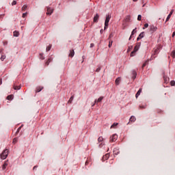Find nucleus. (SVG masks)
<instances>
[{
  "instance_id": "obj_1",
  "label": "nucleus",
  "mask_w": 175,
  "mask_h": 175,
  "mask_svg": "<svg viewBox=\"0 0 175 175\" xmlns=\"http://www.w3.org/2000/svg\"><path fill=\"white\" fill-rule=\"evenodd\" d=\"M9 154V150L5 149L3 151V152L0 154L1 159H6L8 158V155Z\"/></svg>"
},
{
  "instance_id": "obj_2",
  "label": "nucleus",
  "mask_w": 175,
  "mask_h": 175,
  "mask_svg": "<svg viewBox=\"0 0 175 175\" xmlns=\"http://www.w3.org/2000/svg\"><path fill=\"white\" fill-rule=\"evenodd\" d=\"M110 18H111V15H107L106 19L105 21V27L104 29H107V27H109V23L110 22Z\"/></svg>"
},
{
  "instance_id": "obj_3",
  "label": "nucleus",
  "mask_w": 175,
  "mask_h": 175,
  "mask_svg": "<svg viewBox=\"0 0 175 175\" xmlns=\"http://www.w3.org/2000/svg\"><path fill=\"white\" fill-rule=\"evenodd\" d=\"M54 12V9L50 8V7H46V14L48 16H51Z\"/></svg>"
},
{
  "instance_id": "obj_4",
  "label": "nucleus",
  "mask_w": 175,
  "mask_h": 175,
  "mask_svg": "<svg viewBox=\"0 0 175 175\" xmlns=\"http://www.w3.org/2000/svg\"><path fill=\"white\" fill-rule=\"evenodd\" d=\"M117 139H118V137L117 136V135L113 134V135L110 137L109 142H111V143H114V142H116V141L117 140Z\"/></svg>"
},
{
  "instance_id": "obj_5",
  "label": "nucleus",
  "mask_w": 175,
  "mask_h": 175,
  "mask_svg": "<svg viewBox=\"0 0 175 175\" xmlns=\"http://www.w3.org/2000/svg\"><path fill=\"white\" fill-rule=\"evenodd\" d=\"M157 29H158V28L154 25H150V31L151 32V33H154V32H155L157 31Z\"/></svg>"
},
{
  "instance_id": "obj_6",
  "label": "nucleus",
  "mask_w": 175,
  "mask_h": 175,
  "mask_svg": "<svg viewBox=\"0 0 175 175\" xmlns=\"http://www.w3.org/2000/svg\"><path fill=\"white\" fill-rule=\"evenodd\" d=\"M110 158V153H107L103 157V161L105 162V161H107Z\"/></svg>"
},
{
  "instance_id": "obj_7",
  "label": "nucleus",
  "mask_w": 175,
  "mask_h": 175,
  "mask_svg": "<svg viewBox=\"0 0 175 175\" xmlns=\"http://www.w3.org/2000/svg\"><path fill=\"white\" fill-rule=\"evenodd\" d=\"M136 121V117L132 116L129 119V122L127 123V125H129L131 122H135Z\"/></svg>"
},
{
  "instance_id": "obj_8",
  "label": "nucleus",
  "mask_w": 175,
  "mask_h": 175,
  "mask_svg": "<svg viewBox=\"0 0 175 175\" xmlns=\"http://www.w3.org/2000/svg\"><path fill=\"white\" fill-rule=\"evenodd\" d=\"M174 12V10H172L169 15L167 16L166 22L169 21L170 20V18L172 17V14H173V12Z\"/></svg>"
},
{
  "instance_id": "obj_9",
  "label": "nucleus",
  "mask_w": 175,
  "mask_h": 175,
  "mask_svg": "<svg viewBox=\"0 0 175 175\" xmlns=\"http://www.w3.org/2000/svg\"><path fill=\"white\" fill-rule=\"evenodd\" d=\"M144 38V31H142L137 37V40L139 41L140 39H143Z\"/></svg>"
},
{
  "instance_id": "obj_10",
  "label": "nucleus",
  "mask_w": 175,
  "mask_h": 175,
  "mask_svg": "<svg viewBox=\"0 0 175 175\" xmlns=\"http://www.w3.org/2000/svg\"><path fill=\"white\" fill-rule=\"evenodd\" d=\"M113 152L115 155H118L120 154V149L115 148H113Z\"/></svg>"
},
{
  "instance_id": "obj_11",
  "label": "nucleus",
  "mask_w": 175,
  "mask_h": 175,
  "mask_svg": "<svg viewBox=\"0 0 175 175\" xmlns=\"http://www.w3.org/2000/svg\"><path fill=\"white\" fill-rule=\"evenodd\" d=\"M98 20H99V14H96V16L94 17V23H98Z\"/></svg>"
},
{
  "instance_id": "obj_12",
  "label": "nucleus",
  "mask_w": 175,
  "mask_h": 175,
  "mask_svg": "<svg viewBox=\"0 0 175 175\" xmlns=\"http://www.w3.org/2000/svg\"><path fill=\"white\" fill-rule=\"evenodd\" d=\"M51 61H53V57H50L48 60L46 62L45 65H46V66H49V65H50V62H51Z\"/></svg>"
},
{
  "instance_id": "obj_13",
  "label": "nucleus",
  "mask_w": 175,
  "mask_h": 175,
  "mask_svg": "<svg viewBox=\"0 0 175 175\" xmlns=\"http://www.w3.org/2000/svg\"><path fill=\"white\" fill-rule=\"evenodd\" d=\"M142 88H140L138 91H137V92L136 93V94H135V98H139V96H140V94H142Z\"/></svg>"
},
{
  "instance_id": "obj_14",
  "label": "nucleus",
  "mask_w": 175,
  "mask_h": 175,
  "mask_svg": "<svg viewBox=\"0 0 175 175\" xmlns=\"http://www.w3.org/2000/svg\"><path fill=\"white\" fill-rule=\"evenodd\" d=\"M132 75H133V79L135 80L136 79V76H137V72H136V70H133L132 71Z\"/></svg>"
},
{
  "instance_id": "obj_15",
  "label": "nucleus",
  "mask_w": 175,
  "mask_h": 175,
  "mask_svg": "<svg viewBox=\"0 0 175 175\" xmlns=\"http://www.w3.org/2000/svg\"><path fill=\"white\" fill-rule=\"evenodd\" d=\"M43 90V86H38L36 89V92H40Z\"/></svg>"
},
{
  "instance_id": "obj_16",
  "label": "nucleus",
  "mask_w": 175,
  "mask_h": 175,
  "mask_svg": "<svg viewBox=\"0 0 175 175\" xmlns=\"http://www.w3.org/2000/svg\"><path fill=\"white\" fill-rule=\"evenodd\" d=\"M13 36H15L16 38H18V36H20V33L17 31H14L13 32Z\"/></svg>"
},
{
  "instance_id": "obj_17",
  "label": "nucleus",
  "mask_w": 175,
  "mask_h": 175,
  "mask_svg": "<svg viewBox=\"0 0 175 175\" xmlns=\"http://www.w3.org/2000/svg\"><path fill=\"white\" fill-rule=\"evenodd\" d=\"M120 81H121V78L120 77H118L116 81H115V83L116 84V85H120Z\"/></svg>"
},
{
  "instance_id": "obj_18",
  "label": "nucleus",
  "mask_w": 175,
  "mask_h": 175,
  "mask_svg": "<svg viewBox=\"0 0 175 175\" xmlns=\"http://www.w3.org/2000/svg\"><path fill=\"white\" fill-rule=\"evenodd\" d=\"M69 57H75V51L74 50H70V51Z\"/></svg>"
},
{
  "instance_id": "obj_19",
  "label": "nucleus",
  "mask_w": 175,
  "mask_h": 175,
  "mask_svg": "<svg viewBox=\"0 0 175 175\" xmlns=\"http://www.w3.org/2000/svg\"><path fill=\"white\" fill-rule=\"evenodd\" d=\"M135 33H136V28L132 31L131 35L129 38V40H131V39H132V36H133V35L135 34Z\"/></svg>"
},
{
  "instance_id": "obj_20",
  "label": "nucleus",
  "mask_w": 175,
  "mask_h": 175,
  "mask_svg": "<svg viewBox=\"0 0 175 175\" xmlns=\"http://www.w3.org/2000/svg\"><path fill=\"white\" fill-rule=\"evenodd\" d=\"M103 100V96H100L97 100H95L94 104L96 103L102 102Z\"/></svg>"
},
{
  "instance_id": "obj_21",
  "label": "nucleus",
  "mask_w": 175,
  "mask_h": 175,
  "mask_svg": "<svg viewBox=\"0 0 175 175\" xmlns=\"http://www.w3.org/2000/svg\"><path fill=\"white\" fill-rule=\"evenodd\" d=\"M8 161H5L3 165V170H5V169H6V167H8Z\"/></svg>"
},
{
  "instance_id": "obj_22",
  "label": "nucleus",
  "mask_w": 175,
  "mask_h": 175,
  "mask_svg": "<svg viewBox=\"0 0 175 175\" xmlns=\"http://www.w3.org/2000/svg\"><path fill=\"white\" fill-rule=\"evenodd\" d=\"M13 88H14V90H21V86H17L15 84H14Z\"/></svg>"
},
{
  "instance_id": "obj_23",
  "label": "nucleus",
  "mask_w": 175,
  "mask_h": 175,
  "mask_svg": "<svg viewBox=\"0 0 175 175\" xmlns=\"http://www.w3.org/2000/svg\"><path fill=\"white\" fill-rule=\"evenodd\" d=\"M21 128H23V125L18 128L15 134L16 135H17L20 133V131H21Z\"/></svg>"
},
{
  "instance_id": "obj_24",
  "label": "nucleus",
  "mask_w": 175,
  "mask_h": 175,
  "mask_svg": "<svg viewBox=\"0 0 175 175\" xmlns=\"http://www.w3.org/2000/svg\"><path fill=\"white\" fill-rule=\"evenodd\" d=\"M75 98L74 96H72L70 99L68 100V103H72V102H73V99Z\"/></svg>"
},
{
  "instance_id": "obj_25",
  "label": "nucleus",
  "mask_w": 175,
  "mask_h": 175,
  "mask_svg": "<svg viewBox=\"0 0 175 175\" xmlns=\"http://www.w3.org/2000/svg\"><path fill=\"white\" fill-rule=\"evenodd\" d=\"M163 79H164L165 83H167L169 81V78L166 76L163 77Z\"/></svg>"
},
{
  "instance_id": "obj_26",
  "label": "nucleus",
  "mask_w": 175,
  "mask_h": 175,
  "mask_svg": "<svg viewBox=\"0 0 175 175\" xmlns=\"http://www.w3.org/2000/svg\"><path fill=\"white\" fill-rule=\"evenodd\" d=\"M27 5H24L23 7H22V11L23 12H25V10H27Z\"/></svg>"
},
{
  "instance_id": "obj_27",
  "label": "nucleus",
  "mask_w": 175,
  "mask_h": 175,
  "mask_svg": "<svg viewBox=\"0 0 175 175\" xmlns=\"http://www.w3.org/2000/svg\"><path fill=\"white\" fill-rule=\"evenodd\" d=\"M138 50H139V45H136V46L134 47L133 51H135V52H137Z\"/></svg>"
},
{
  "instance_id": "obj_28",
  "label": "nucleus",
  "mask_w": 175,
  "mask_h": 175,
  "mask_svg": "<svg viewBox=\"0 0 175 175\" xmlns=\"http://www.w3.org/2000/svg\"><path fill=\"white\" fill-rule=\"evenodd\" d=\"M136 51H132L131 53V57H135V55L136 54Z\"/></svg>"
},
{
  "instance_id": "obj_29",
  "label": "nucleus",
  "mask_w": 175,
  "mask_h": 175,
  "mask_svg": "<svg viewBox=\"0 0 175 175\" xmlns=\"http://www.w3.org/2000/svg\"><path fill=\"white\" fill-rule=\"evenodd\" d=\"M7 99L8 100H12V99H13V96L12 95H9L8 97H7Z\"/></svg>"
},
{
  "instance_id": "obj_30",
  "label": "nucleus",
  "mask_w": 175,
  "mask_h": 175,
  "mask_svg": "<svg viewBox=\"0 0 175 175\" xmlns=\"http://www.w3.org/2000/svg\"><path fill=\"white\" fill-rule=\"evenodd\" d=\"M171 57H172V58H175V51H173L171 53Z\"/></svg>"
},
{
  "instance_id": "obj_31",
  "label": "nucleus",
  "mask_w": 175,
  "mask_h": 175,
  "mask_svg": "<svg viewBox=\"0 0 175 175\" xmlns=\"http://www.w3.org/2000/svg\"><path fill=\"white\" fill-rule=\"evenodd\" d=\"M148 64V61L145 62L142 65V69L145 68V66Z\"/></svg>"
},
{
  "instance_id": "obj_32",
  "label": "nucleus",
  "mask_w": 175,
  "mask_h": 175,
  "mask_svg": "<svg viewBox=\"0 0 175 175\" xmlns=\"http://www.w3.org/2000/svg\"><path fill=\"white\" fill-rule=\"evenodd\" d=\"M51 50V44H49V46L46 47V51H50Z\"/></svg>"
},
{
  "instance_id": "obj_33",
  "label": "nucleus",
  "mask_w": 175,
  "mask_h": 175,
  "mask_svg": "<svg viewBox=\"0 0 175 175\" xmlns=\"http://www.w3.org/2000/svg\"><path fill=\"white\" fill-rule=\"evenodd\" d=\"M5 58H6V56H5V55H1L0 59H1V61H3V60L5 59Z\"/></svg>"
},
{
  "instance_id": "obj_34",
  "label": "nucleus",
  "mask_w": 175,
  "mask_h": 175,
  "mask_svg": "<svg viewBox=\"0 0 175 175\" xmlns=\"http://www.w3.org/2000/svg\"><path fill=\"white\" fill-rule=\"evenodd\" d=\"M117 125H118V123H113V124L111 126V128H116V126H117Z\"/></svg>"
},
{
  "instance_id": "obj_35",
  "label": "nucleus",
  "mask_w": 175,
  "mask_h": 175,
  "mask_svg": "<svg viewBox=\"0 0 175 175\" xmlns=\"http://www.w3.org/2000/svg\"><path fill=\"white\" fill-rule=\"evenodd\" d=\"M113 45V40H110L109 42V47H111V46Z\"/></svg>"
},
{
  "instance_id": "obj_36",
  "label": "nucleus",
  "mask_w": 175,
  "mask_h": 175,
  "mask_svg": "<svg viewBox=\"0 0 175 175\" xmlns=\"http://www.w3.org/2000/svg\"><path fill=\"white\" fill-rule=\"evenodd\" d=\"M40 59H44V56H43V53L40 54Z\"/></svg>"
},
{
  "instance_id": "obj_37",
  "label": "nucleus",
  "mask_w": 175,
  "mask_h": 175,
  "mask_svg": "<svg viewBox=\"0 0 175 175\" xmlns=\"http://www.w3.org/2000/svg\"><path fill=\"white\" fill-rule=\"evenodd\" d=\"M18 141V139L17 138H14L13 139V141H12V143H14V144H16V143Z\"/></svg>"
},
{
  "instance_id": "obj_38",
  "label": "nucleus",
  "mask_w": 175,
  "mask_h": 175,
  "mask_svg": "<svg viewBox=\"0 0 175 175\" xmlns=\"http://www.w3.org/2000/svg\"><path fill=\"white\" fill-rule=\"evenodd\" d=\"M98 141L99 142H103V137H99L98 139Z\"/></svg>"
},
{
  "instance_id": "obj_39",
  "label": "nucleus",
  "mask_w": 175,
  "mask_h": 175,
  "mask_svg": "<svg viewBox=\"0 0 175 175\" xmlns=\"http://www.w3.org/2000/svg\"><path fill=\"white\" fill-rule=\"evenodd\" d=\"M27 14H27V12H26V13H23L22 17H23V18H25V17H27Z\"/></svg>"
},
{
  "instance_id": "obj_40",
  "label": "nucleus",
  "mask_w": 175,
  "mask_h": 175,
  "mask_svg": "<svg viewBox=\"0 0 175 175\" xmlns=\"http://www.w3.org/2000/svg\"><path fill=\"white\" fill-rule=\"evenodd\" d=\"M137 20L138 21H142V15H138Z\"/></svg>"
},
{
  "instance_id": "obj_41",
  "label": "nucleus",
  "mask_w": 175,
  "mask_h": 175,
  "mask_svg": "<svg viewBox=\"0 0 175 175\" xmlns=\"http://www.w3.org/2000/svg\"><path fill=\"white\" fill-rule=\"evenodd\" d=\"M16 4H17V1H13L12 3V6H14V5H16Z\"/></svg>"
},
{
  "instance_id": "obj_42",
  "label": "nucleus",
  "mask_w": 175,
  "mask_h": 175,
  "mask_svg": "<svg viewBox=\"0 0 175 175\" xmlns=\"http://www.w3.org/2000/svg\"><path fill=\"white\" fill-rule=\"evenodd\" d=\"M146 105H139V109H146Z\"/></svg>"
},
{
  "instance_id": "obj_43",
  "label": "nucleus",
  "mask_w": 175,
  "mask_h": 175,
  "mask_svg": "<svg viewBox=\"0 0 175 175\" xmlns=\"http://www.w3.org/2000/svg\"><path fill=\"white\" fill-rule=\"evenodd\" d=\"M170 84H171V85H175V81H172L170 82Z\"/></svg>"
},
{
  "instance_id": "obj_44",
  "label": "nucleus",
  "mask_w": 175,
  "mask_h": 175,
  "mask_svg": "<svg viewBox=\"0 0 175 175\" xmlns=\"http://www.w3.org/2000/svg\"><path fill=\"white\" fill-rule=\"evenodd\" d=\"M100 67H98L96 70V72H100Z\"/></svg>"
},
{
  "instance_id": "obj_45",
  "label": "nucleus",
  "mask_w": 175,
  "mask_h": 175,
  "mask_svg": "<svg viewBox=\"0 0 175 175\" xmlns=\"http://www.w3.org/2000/svg\"><path fill=\"white\" fill-rule=\"evenodd\" d=\"M158 48H157L155 50H154V54H157L158 53Z\"/></svg>"
},
{
  "instance_id": "obj_46",
  "label": "nucleus",
  "mask_w": 175,
  "mask_h": 175,
  "mask_svg": "<svg viewBox=\"0 0 175 175\" xmlns=\"http://www.w3.org/2000/svg\"><path fill=\"white\" fill-rule=\"evenodd\" d=\"M144 27H145L146 28H148V23H146V24L144 25Z\"/></svg>"
},
{
  "instance_id": "obj_47",
  "label": "nucleus",
  "mask_w": 175,
  "mask_h": 175,
  "mask_svg": "<svg viewBox=\"0 0 175 175\" xmlns=\"http://www.w3.org/2000/svg\"><path fill=\"white\" fill-rule=\"evenodd\" d=\"M174 36H175V31H174L172 33V38H174Z\"/></svg>"
},
{
  "instance_id": "obj_48",
  "label": "nucleus",
  "mask_w": 175,
  "mask_h": 175,
  "mask_svg": "<svg viewBox=\"0 0 175 175\" xmlns=\"http://www.w3.org/2000/svg\"><path fill=\"white\" fill-rule=\"evenodd\" d=\"M109 39L111 38H113V34L112 33H111L110 35H109Z\"/></svg>"
},
{
  "instance_id": "obj_49",
  "label": "nucleus",
  "mask_w": 175,
  "mask_h": 175,
  "mask_svg": "<svg viewBox=\"0 0 175 175\" xmlns=\"http://www.w3.org/2000/svg\"><path fill=\"white\" fill-rule=\"evenodd\" d=\"M94 44H92H92H90V47H91V48L94 47Z\"/></svg>"
},
{
  "instance_id": "obj_50",
  "label": "nucleus",
  "mask_w": 175,
  "mask_h": 175,
  "mask_svg": "<svg viewBox=\"0 0 175 175\" xmlns=\"http://www.w3.org/2000/svg\"><path fill=\"white\" fill-rule=\"evenodd\" d=\"M100 33H103V29H101V30L100 31Z\"/></svg>"
},
{
  "instance_id": "obj_51",
  "label": "nucleus",
  "mask_w": 175,
  "mask_h": 175,
  "mask_svg": "<svg viewBox=\"0 0 175 175\" xmlns=\"http://www.w3.org/2000/svg\"><path fill=\"white\" fill-rule=\"evenodd\" d=\"M37 166H34L33 170H35V169H36Z\"/></svg>"
},
{
  "instance_id": "obj_52",
  "label": "nucleus",
  "mask_w": 175,
  "mask_h": 175,
  "mask_svg": "<svg viewBox=\"0 0 175 175\" xmlns=\"http://www.w3.org/2000/svg\"><path fill=\"white\" fill-rule=\"evenodd\" d=\"M5 44H8V42H4V46H5Z\"/></svg>"
},
{
  "instance_id": "obj_53",
  "label": "nucleus",
  "mask_w": 175,
  "mask_h": 175,
  "mask_svg": "<svg viewBox=\"0 0 175 175\" xmlns=\"http://www.w3.org/2000/svg\"><path fill=\"white\" fill-rule=\"evenodd\" d=\"M2 84V80L0 79V85Z\"/></svg>"
},
{
  "instance_id": "obj_54",
  "label": "nucleus",
  "mask_w": 175,
  "mask_h": 175,
  "mask_svg": "<svg viewBox=\"0 0 175 175\" xmlns=\"http://www.w3.org/2000/svg\"><path fill=\"white\" fill-rule=\"evenodd\" d=\"M133 2H137V0H133Z\"/></svg>"
},
{
  "instance_id": "obj_55",
  "label": "nucleus",
  "mask_w": 175,
  "mask_h": 175,
  "mask_svg": "<svg viewBox=\"0 0 175 175\" xmlns=\"http://www.w3.org/2000/svg\"><path fill=\"white\" fill-rule=\"evenodd\" d=\"M129 50H131V47H129L127 50V51H129Z\"/></svg>"
},
{
  "instance_id": "obj_56",
  "label": "nucleus",
  "mask_w": 175,
  "mask_h": 175,
  "mask_svg": "<svg viewBox=\"0 0 175 175\" xmlns=\"http://www.w3.org/2000/svg\"><path fill=\"white\" fill-rule=\"evenodd\" d=\"M94 106H95V104H93V105H92V107H94Z\"/></svg>"
},
{
  "instance_id": "obj_57",
  "label": "nucleus",
  "mask_w": 175,
  "mask_h": 175,
  "mask_svg": "<svg viewBox=\"0 0 175 175\" xmlns=\"http://www.w3.org/2000/svg\"><path fill=\"white\" fill-rule=\"evenodd\" d=\"M154 56H152V57H153Z\"/></svg>"
}]
</instances>
